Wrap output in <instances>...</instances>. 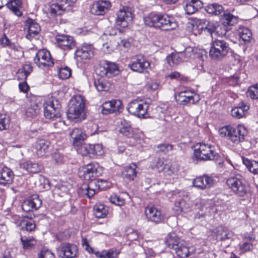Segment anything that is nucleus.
<instances>
[{
	"instance_id": "1",
	"label": "nucleus",
	"mask_w": 258,
	"mask_h": 258,
	"mask_svg": "<svg viewBox=\"0 0 258 258\" xmlns=\"http://www.w3.org/2000/svg\"><path fill=\"white\" fill-rule=\"evenodd\" d=\"M95 72L97 76L101 78L94 80V85L96 90L99 92L108 91L111 83L103 78H109L116 76L119 73V70L116 63L105 61L96 67Z\"/></svg>"
},
{
	"instance_id": "2",
	"label": "nucleus",
	"mask_w": 258,
	"mask_h": 258,
	"mask_svg": "<svg viewBox=\"0 0 258 258\" xmlns=\"http://www.w3.org/2000/svg\"><path fill=\"white\" fill-rule=\"evenodd\" d=\"M165 242L168 248L174 249L177 255L181 258L186 257L195 251L194 247L188 246L174 233L168 234L165 238Z\"/></svg>"
},
{
	"instance_id": "3",
	"label": "nucleus",
	"mask_w": 258,
	"mask_h": 258,
	"mask_svg": "<svg viewBox=\"0 0 258 258\" xmlns=\"http://www.w3.org/2000/svg\"><path fill=\"white\" fill-rule=\"evenodd\" d=\"M218 132L221 137L226 138L236 144L243 142L247 134V128L242 124H238L235 127L226 125L219 128Z\"/></svg>"
},
{
	"instance_id": "4",
	"label": "nucleus",
	"mask_w": 258,
	"mask_h": 258,
	"mask_svg": "<svg viewBox=\"0 0 258 258\" xmlns=\"http://www.w3.org/2000/svg\"><path fill=\"white\" fill-rule=\"evenodd\" d=\"M68 118L75 121H79L85 119L86 116L85 100L80 95L74 96L70 101Z\"/></svg>"
},
{
	"instance_id": "5",
	"label": "nucleus",
	"mask_w": 258,
	"mask_h": 258,
	"mask_svg": "<svg viewBox=\"0 0 258 258\" xmlns=\"http://www.w3.org/2000/svg\"><path fill=\"white\" fill-rule=\"evenodd\" d=\"M203 203V201L200 198L192 200L188 196H183L176 200L172 210L176 215H179L182 212H191L194 209L202 211L204 208Z\"/></svg>"
},
{
	"instance_id": "6",
	"label": "nucleus",
	"mask_w": 258,
	"mask_h": 258,
	"mask_svg": "<svg viewBox=\"0 0 258 258\" xmlns=\"http://www.w3.org/2000/svg\"><path fill=\"white\" fill-rule=\"evenodd\" d=\"M118 128L120 133L130 138L128 142L131 146H143L144 143V135L142 133L133 131L130 121L124 119H120L118 122Z\"/></svg>"
},
{
	"instance_id": "7",
	"label": "nucleus",
	"mask_w": 258,
	"mask_h": 258,
	"mask_svg": "<svg viewBox=\"0 0 258 258\" xmlns=\"http://www.w3.org/2000/svg\"><path fill=\"white\" fill-rule=\"evenodd\" d=\"M218 154L215 147L205 143H199L194 147L193 159L198 161L218 160Z\"/></svg>"
},
{
	"instance_id": "8",
	"label": "nucleus",
	"mask_w": 258,
	"mask_h": 258,
	"mask_svg": "<svg viewBox=\"0 0 258 258\" xmlns=\"http://www.w3.org/2000/svg\"><path fill=\"white\" fill-rule=\"evenodd\" d=\"M209 56L212 60H221L229 53L230 49L224 40L215 39L211 43Z\"/></svg>"
},
{
	"instance_id": "9",
	"label": "nucleus",
	"mask_w": 258,
	"mask_h": 258,
	"mask_svg": "<svg viewBox=\"0 0 258 258\" xmlns=\"http://www.w3.org/2000/svg\"><path fill=\"white\" fill-rule=\"evenodd\" d=\"M61 105L53 96H48L43 103L44 116L48 119H54L61 116Z\"/></svg>"
},
{
	"instance_id": "10",
	"label": "nucleus",
	"mask_w": 258,
	"mask_h": 258,
	"mask_svg": "<svg viewBox=\"0 0 258 258\" xmlns=\"http://www.w3.org/2000/svg\"><path fill=\"white\" fill-rule=\"evenodd\" d=\"M149 104L139 99H135L130 102L127 107L128 112L132 115L140 119L149 117L148 110Z\"/></svg>"
},
{
	"instance_id": "11",
	"label": "nucleus",
	"mask_w": 258,
	"mask_h": 258,
	"mask_svg": "<svg viewBox=\"0 0 258 258\" xmlns=\"http://www.w3.org/2000/svg\"><path fill=\"white\" fill-rule=\"evenodd\" d=\"M103 168L98 163H92L81 167L78 174L80 178L86 180H93L96 177L102 174Z\"/></svg>"
},
{
	"instance_id": "12",
	"label": "nucleus",
	"mask_w": 258,
	"mask_h": 258,
	"mask_svg": "<svg viewBox=\"0 0 258 258\" xmlns=\"http://www.w3.org/2000/svg\"><path fill=\"white\" fill-rule=\"evenodd\" d=\"M77 0H57L49 6L48 13L51 17L60 15L64 12L69 11L75 7Z\"/></svg>"
},
{
	"instance_id": "13",
	"label": "nucleus",
	"mask_w": 258,
	"mask_h": 258,
	"mask_svg": "<svg viewBox=\"0 0 258 258\" xmlns=\"http://www.w3.org/2000/svg\"><path fill=\"white\" fill-rule=\"evenodd\" d=\"M133 15L130 8L123 7L116 13L115 24L119 28H127L132 23Z\"/></svg>"
},
{
	"instance_id": "14",
	"label": "nucleus",
	"mask_w": 258,
	"mask_h": 258,
	"mask_svg": "<svg viewBox=\"0 0 258 258\" xmlns=\"http://www.w3.org/2000/svg\"><path fill=\"white\" fill-rule=\"evenodd\" d=\"M226 184L231 191L240 197H243L247 192V187L239 175L227 179Z\"/></svg>"
},
{
	"instance_id": "15",
	"label": "nucleus",
	"mask_w": 258,
	"mask_h": 258,
	"mask_svg": "<svg viewBox=\"0 0 258 258\" xmlns=\"http://www.w3.org/2000/svg\"><path fill=\"white\" fill-rule=\"evenodd\" d=\"M94 184L98 186V188L102 190H105L110 188L111 186V183L108 181L103 179H99L96 182L91 181L89 184L83 185L80 189V193L82 195L87 196L88 198L92 197L96 193L95 189L92 188Z\"/></svg>"
},
{
	"instance_id": "16",
	"label": "nucleus",
	"mask_w": 258,
	"mask_h": 258,
	"mask_svg": "<svg viewBox=\"0 0 258 258\" xmlns=\"http://www.w3.org/2000/svg\"><path fill=\"white\" fill-rule=\"evenodd\" d=\"M34 60L39 68L43 70L52 67L54 64L50 52L45 49L39 50L36 54Z\"/></svg>"
},
{
	"instance_id": "17",
	"label": "nucleus",
	"mask_w": 258,
	"mask_h": 258,
	"mask_svg": "<svg viewBox=\"0 0 258 258\" xmlns=\"http://www.w3.org/2000/svg\"><path fill=\"white\" fill-rule=\"evenodd\" d=\"M200 99V96L195 92L185 89L179 92L176 96L177 102L182 105L194 104Z\"/></svg>"
},
{
	"instance_id": "18",
	"label": "nucleus",
	"mask_w": 258,
	"mask_h": 258,
	"mask_svg": "<svg viewBox=\"0 0 258 258\" xmlns=\"http://www.w3.org/2000/svg\"><path fill=\"white\" fill-rule=\"evenodd\" d=\"M145 216L148 221L159 224L165 220V215L161 210L153 206H148L145 209Z\"/></svg>"
},
{
	"instance_id": "19",
	"label": "nucleus",
	"mask_w": 258,
	"mask_h": 258,
	"mask_svg": "<svg viewBox=\"0 0 258 258\" xmlns=\"http://www.w3.org/2000/svg\"><path fill=\"white\" fill-rule=\"evenodd\" d=\"M111 4L107 0L94 2L90 7V13L96 16H103L111 9Z\"/></svg>"
},
{
	"instance_id": "20",
	"label": "nucleus",
	"mask_w": 258,
	"mask_h": 258,
	"mask_svg": "<svg viewBox=\"0 0 258 258\" xmlns=\"http://www.w3.org/2000/svg\"><path fill=\"white\" fill-rule=\"evenodd\" d=\"M128 66L133 71L141 73L150 67V63L142 56L137 55L132 58Z\"/></svg>"
},
{
	"instance_id": "21",
	"label": "nucleus",
	"mask_w": 258,
	"mask_h": 258,
	"mask_svg": "<svg viewBox=\"0 0 258 258\" xmlns=\"http://www.w3.org/2000/svg\"><path fill=\"white\" fill-rule=\"evenodd\" d=\"M77 252V246L68 243H62L57 248V254L61 258H74L76 256Z\"/></svg>"
},
{
	"instance_id": "22",
	"label": "nucleus",
	"mask_w": 258,
	"mask_h": 258,
	"mask_svg": "<svg viewBox=\"0 0 258 258\" xmlns=\"http://www.w3.org/2000/svg\"><path fill=\"white\" fill-rule=\"evenodd\" d=\"M94 55V48L90 44L84 45L75 52V58L77 61L84 62Z\"/></svg>"
},
{
	"instance_id": "23",
	"label": "nucleus",
	"mask_w": 258,
	"mask_h": 258,
	"mask_svg": "<svg viewBox=\"0 0 258 258\" xmlns=\"http://www.w3.org/2000/svg\"><path fill=\"white\" fill-rule=\"evenodd\" d=\"M177 26V23L173 17L166 14H160L158 29L169 31L175 29Z\"/></svg>"
},
{
	"instance_id": "24",
	"label": "nucleus",
	"mask_w": 258,
	"mask_h": 258,
	"mask_svg": "<svg viewBox=\"0 0 258 258\" xmlns=\"http://www.w3.org/2000/svg\"><path fill=\"white\" fill-rule=\"evenodd\" d=\"M206 52L204 50H198L197 48L194 49L191 47H187L184 51L180 52V55L182 58V61L186 60L187 59L194 56L201 61L200 66L202 67L204 61V55Z\"/></svg>"
},
{
	"instance_id": "25",
	"label": "nucleus",
	"mask_w": 258,
	"mask_h": 258,
	"mask_svg": "<svg viewBox=\"0 0 258 258\" xmlns=\"http://www.w3.org/2000/svg\"><path fill=\"white\" fill-rule=\"evenodd\" d=\"M55 41L58 47L64 50L73 49L75 43L73 38L64 34H58L55 36Z\"/></svg>"
},
{
	"instance_id": "26",
	"label": "nucleus",
	"mask_w": 258,
	"mask_h": 258,
	"mask_svg": "<svg viewBox=\"0 0 258 258\" xmlns=\"http://www.w3.org/2000/svg\"><path fill=\"white\" fill-rule=\"evenodd\" d=\"M214 184V179L212 177L205 175L197 177L192 181L194 186L200 189L209 188Z\"/></svg>"
},
{
	"instance_id": "27",
	"label": "nucleus",
	"mask_w": 258,
	"mask_h": 258,
	"mask_svg": "<svg viewBox=\"0 0 258 258\" xmlns=\"http://www.w3.org/2000/svg\"><path fill=\"white\" fill-rule=\"evenodd\" d=\"M26 29L27 30L26 38L29 40L37 38L40 31L39 25L32 19H28L25 24Z\"/></svg>"
},
{
	"instance_id": "28",
	"label": "nucleus",
	"mask_w": 258,
	"mask_h": 258,
	"mask_svg": "<svg viewBox=\"0 0 258 258\" xmlns=\"http://www.w3.org/2000/svg\"><path fill=\"white\" fill-rule=\"evenodd\" d=\"M42 205V201L38 195L31 196L25 200L22 205V208L24 211L29 212L32 210H36Z\"/></svg>"
},
{
	"instance_id": "29",
	"label": "nucleus",
	"mask_w": 258,
	"mask_h": 258,
	"mask_svg": "<svg viewBox=\"0 0 258 258\" xmlns=\"http://www.w3.org/2000/svg\"><path fill=\"white\" fill-rule=\"evenodd\" d=\"M203 6L200 0H184L183 7L187 15H192L197 12Z\"/></svg>"
},
{
	"instance_id": "30",
	"label": "nucleus",
	"mask_w": 258,
	"mask_h": 258,
	"mask_svg": "<svg viewBox=\"0 0 258 258\" xmlns=\"http://www.w3.org/2000/svg\"><path fill=\"white\" fill-rule=\"evenodd\" d=\"M70 136L73 140V145L75 147L79 146L83 143L86 139L87 135L81 129L79 128H74L70 133Z\"/></svg>"
},
{
	"instance_id": "31",
	"label": "nucleus",
	"mask_w": 258,
	"mask_h": 258,
	"mask_svg": "<svg viewBox=\"0 0 258 258\" xmlns=\"http://www.w3.org/2000/svg\"><path fill=\"white\" fill-rule=\"evenodd\" d=\"M249 106L246 104L242 103L241 105L232 108L230 113L232 116L238 119L246 116L249 110Z\"/></svg>"
},
{
	"instance_id": "32",
	"label": "nucleus",
	"mask_w": 258,
	"mask_h": 258,
	"mask_svg": "<svg viewBox=\"0 0 258 258\" xmlns=\"http://www.w3.org/2000/svg\"><path fill=\"white\" fill-rule=\"evenodd\" d=\"M160 14L156 13H151L144 18V24L146 26L158 29Z\"/></svg>"
},
{
	"instance_id": "33",
	"label": "nucleus",
	"mask_w": 258,
	"mask_h": 258,
	"mask_svg": "<svg viewBox=\"0 0 258 258\" xmlns=\"http://www.w3.org/2000/svg\"><path fill=\"white\" fill-rule=\"evenodd\" d=\"M214 232L216 236V239L220 240L230 239L233 235L232 232L223 226L217 227L214 230Z\"/></svg>"
},
{
	"instance_id": "34",
	"label": "nucleus",
	"mask_w": 258,
	"mask_h": 258,
	"mask_svg": "<svg viewBox=\"0 0 258 258\" xmlns=\"http://www.w3.org/2000/svg\"><path fill=\"white\" fill-rule=\"evenodd\" d=\"M20 166L30 173H37L42 169L41 165L31 161L21 162Z\"/></svg>"
},
{
	"instance_id": "35",
	"label": "nucleus",
	"mask_w": 258,
	"mask_h": 258,
	"mask_svg": "<svg viewBox=\"0 0 258 258\" xmlns=\"http://www.w3.org/2000/svg\"><path fill=\"white\" fill-rule=\"evenodd\" d=\"M49 147V142L43 139L37 141L34 145L36 154L39 157L44 156L47 152Z\"/></svg>"
},
{
	"instance_id": "36",
	"label": "nucleus",
	"mask_w": 258,
	"mask_h": 258,
	"mask_svg": "<svg viewBox=\"0 0 258 258\" xmlns=\"http://www.w3.org/2000/svg\"><path fill=\"white\" fill-rule=\"evenodd\" d=\"M110 37L111 39H109L106 42L102 44L101 51L104 53L110 54L117 51V42L116 40L112 38L111 36H110Z\"/></svg>"
},
{
	"instance_id": "37",
	"label": "nucleus",
	"mask_w": 258,
	"mask_h": 258,
	"mask_svg": "<svg viewBox=\"0 0 258 258\" xmlns=\"http://www.w3.org/2000/svg\"><path fill=\"white\" fill-rule=\"evenodd\" d=\"M12 171L7 167L2 168L0 172V184H6L11 183L13 178Z\"/></svg>"
},
{
	"instance_id": "38",
	"label": "nucleus",
	"mask_w": 258,
	"mask_h": 258,
	"mask_svg": "<svg viewBox=\"0 0 258 258\" xmlns=\"http://www.w3.org/2000/svg\"><path fill=\"white\" fill-rule=\"evenodd\" d=\"M136 168L137 165L135 163L124 167L122 172L123 177L129 181L134 180L137 175Z\"/></svg>"
},
{
	"instance_id": "39",
	"label": "nucleus",
	"mask_w": 258,
	"mask_h": 258,
	"mask_svg": "<svg viewBox=\"0 0 258 258\" xmlns=\"http://www.w3.org/2000/svg\"><path fill=\"white\" fill-rule=\"evenodd\" d=\"M82 244L85 250L88 251L89 253H94L97 258H106V250L101 251H94L93 248L90 246L89 242L86 238H82Z\"/></svg>"
},
{
	"instance_id": "40",
	"label": "nucleus",
	"mask_w": 258,
	"mask_h": 258,
	"mask_svg": "<svg viewBox=\"0 0 258 258\" xmlns=\"http://www.w3.org/2000/svg\"><path fill=\"white\" fill-rule=\"evenodd\" d=\"M7 7L18 17H20L22 13L20 11L22 2L20 0H10L7 3Z\"/></svg>"
},
{
	"instance_id": "41",
	"label": "nucleus",
	"mask_w": 258,
	"mask_h": 258,
	"mask_svg": "<svg viewBox=\"0 0 258 258\" xmlns=\"http://www.w3.org/2000/svg\"><path fill=\"white\" fill-rule=\"evenodd\" d=\"M93 211L96 217L98 218H103L105 217L108 213V208L103 204H97L94 206Z\"/></svg>"
},
{
	"instance_id": "42",
	"label": "nucleus",
	"mask_w": 258,
	"mask_h": 258,
	"mask_svg": "<svg viewBox=\"0 0 258 258\" xmlns=\"http://www.w3.org/2000/svg\"><path fill=\"white\" fill-rule=\"evenodd\" d=\"M241 159L243 164L250 172L255 174H258V161H251L243 157Z\"/></svg>"
},
{
	"instance_id": "43",
	"label": "nucleus",
	"mask_w": 258,
	"mask_h": 258,
	"mask_svg": "<svg viewBox=\"0 0 258 258\" xmlns=\"http://www.w3.org/2000/svg\"><path fill=\"white\" fill-rule=\"evenodd\" d=\"M237 32L240 39L244 42H247L250 40L252 37V34L248 28L243 26H241L238 28Z\"/></svg>"
},
{
	"instance_id": "44",
	"label": "nucleus",
	"mask_w": 258,
	"mask_h": 258,
	"mask_svg": "<svg viewBox=\"0 0 258 258\" xmlns=\"http://www.w3.org/2000/svg\"><path fill=\"white\" fill-rule=\"evenodd\" d=\"M166 60L170 66H174L180 63L182 61V58L180 52H172L167 56Z\"/></svg>"
},
{
	"instance_id": "45",
	"label": "nucleus",
	"mask_w": 258,
	"mask_h": 258,
	"mask_svg": "<svg viewBox=\"0 0 258 258\" xmlns=\"http://www.w3.org/2000/svg\"><path fill=\"white\" fill-rule=\"evenodd\" d=\"M76 147L78 153L83 156H88L91 158V144L82 143Z\"/></svg>"
},
{
	"instance_id": "46",
	"label": "nucleus",
	"mask_w": 258,
	"mask_h": 258,
	"mask_svg": "<svg viewBox=\"0 0 258 258\" xmlns=\"http://www.w3.org/2000/svg\"><path fill=\"white\" fill-rule=\"evenodd\" d=\"M117 42V50L118 51H126L131 47L132 41L131 39L126 38L116 40Z\"/></svg>"
},
{
	"instance_id": "47",
	"label": "nucleus",
	"mask_w": 258,
	"mask_h": 258,
	"mask_svg": "<svg viewBox=\"0 0 258 258\" xmlns=\"http://www.w3.org/2000/svg\"><path fill=\"white\" fill-rule=\"evenodd\" d=\"M205 10L209 14L218 15L223 11V8L220 5L211 4L206 6Z\"/></svg>"
},
{
	"instance_id": "48",
	"label": "nucleus",
	"mask_w": 258,
	"mask_h": 258,
	"mask_svg": "<svg viewBox=\"0 0 258 258\" xmlns=\"http://www.w3.org/2000/svg\"><path fill=\"white\" fill-rule=\"evenodd\" d=\"M104 150L103 146L100 144H91V158H95L104 154Z\"/></svg>"
},
{
	"instance_id": "49",
	"label": "nucleus",
	"mask_w": 258,
	"mask_h": 258,
	"mask_svg": "<svg viewBox=\"0 0 258 258\" xmlns=\"http://www.w3.org/2000/svg\"><path fill=\"white\" fill-rule=\"evenodd\" d=\"M178 167L175 164H165L163 172L166 176H172L177 174Z\"/></svg>"
},
{
	"instance_id": "50",
	"label": "nucleus",
	"mask_w": 258,
	"mask_h": 258,
	"mask_svg": "<svg viewBox=\"0 0 258 258\" xmlns=\"http://www.w3.org/2000/svg\"><path fill=\"white\" fill-rule=\"evenodd\" d=\"M165 164L164 163L163 160L158 158H155L150 163V167L153 169L163 172Z\"/></svg>"
},
{
	"instance_id": "51",
	"label": "nucleus",
	"mask_w": 258,
	"mask_h": 258,
	"mask_svg": "<svg viewBox=\"0 0 258 258\" xmlns=\"http://www.w3.org/2000/svg\"><path fill=\"white\" fill-rule=\"evenodd\" d=\"M39 106L35 103H33L28 106L26 110V115L28 117H32L39 112Z\"/></svg>"
},
{
	"instance_id": "52",
	"label": "nucleus",
	"mask_w": 258,
	"mask_h": 258,
	"mask_svg": "<svg viewBox=\"0 0 258 258\" xmlns=\"http://www.w3.org/2000/svg\"><path fill=\"white\" fill-rule=\"evenodd\" d=\"M223 23L228 25H233L237 22V17L230 13H224Z\"/></svg>"
},
{
	"instance_id": "53",
	"label": "nucleus",
	"mask_w": 258,
	"mask_h": 258,
	"mask_svg": "<svg viewBox=\"0 0 258 258\" xmlns=\"http://www.w3.org/2000/svg\"><path fill=\"white\" fill-rule=\"evenodd\" d=\"M71 69L69 67L61 68L58 70V76L61 79H66L71 76Z\"/></svg>"
},
{
	"instance_id": "54",
	"label": "nucleus",
	"mask_w": 258,
	"mask_h": 258,
	"mask_svg": "<svg viewBox=\"0 0 258 258\" xmlns=\"http://www.w3.org/2000/svg\"><path fill=\"white\" fill-rule=\"evenodd\" d=\"M9 117L6 114H0V131L6 130L9 126Z\"/></svg>"
},
{
	"instance_id": "55",
	"label": "nucleus",
	"mask_w": 258,
	"mask_h": 258,
	"mask_svg": "<svg viewBox=\"0 0 258 258\" xmlns=\"http://www.w3.org/2000/svg\"><path fill=\"white\" fill-rule=\"evenodd\" d=\"M111 104L112 113L119 112L122 108V102L120 100L115 99L109 101Z\"/></svg>"
},
{
	"instance_id": "56",
	"label": "nucleus",
	"mask_w": 258,
	"mask_h": 258,
	"mask_svg": "<svg viewBox=\"0 0 258 258\" xmlns=\"http://www.w3.org/2000/svg\"><path fill=\"white\" fill-rule=\"evenodd\" d=\"M247 95L252 99H258V87L257 84L250 86L247 92Z\"/></svg>"
},
{
	"instance_id": "57",
	"label": "nucleus",
	"mask_w": 258,
	"mask_h": 258,
	"mask_svg": "<svg viewBox=\"0 0 258 258\" xmlns=\"http://www.w3.org/2000/svg\"><path fill=\"white\" fill-rule=\"evenodd\" d=\"M109 201L111 203L119 206L123 205L125 203L124 199L116 194L112 195L109 198Z\"/></svg>"
},
{
	"instance_id": "58",
	"label": "nucleus",
	"mask_w": 258,
	"mask_h": 258,
	"mask_svg": "<svg viewBox=\"0 0 258 258\" xmlns=\"http://www.w3.org/2000/svg\"><path fill=\"white\" fill-rule=\"evenodd\" d=\"M206 21L203 19H198L194 22L192 24L193 30L196 29L198 30H202L206 29Z\"/></svg>"
},
{
	"instance_id": "59",
	"label": "nucleus",
	"mask_w": 258,
	"mask_h": 258,
	"mask_svg": "<svg viewBox=\"0 0 258 258\" xmlns=\"http://www.w3.org/2000/svg\"><path fill=\"white\" fill-rule=\"evenodd\" d=\"M32 71V67L30 64H25L23 66V68L19 71V74H23L24 79H26L27 76Z\"/></svg>"
},
{
	"instance_id": "60",
	"label": "nucleus",
	"mask_w": 258,
	"mask_h": 258,
	"mask_svg": "<svg viewBox=\"0 0 258 258\" xmlns=\"http://www.w3.org/2000/svg\"><path fill=\"white\" fill-rule=\"evenodd\" d=\"M219 24L215 22H208L206 24V29L211 34L212 37H213L215 32L218 27Z\"/></svg>"
},
{
	"instance_id": "61",
	"label": "nucleus",
	"mask_w": 258,
	"mask_h": 258,
	"mask_svg": "<svg viewBox=\"0 0 258 258\" xmlns=\"http://www.w3.org/2000/svg\"><path fill=\"white\" fill-rule=\"evenodd\" d=\"M22 228H25L27 231H31L35 228V224L32 221H23L21 224Z\"/></svg>"
},
{
	"instance_id": "62",
	"label": "nucleus",
	"mask_w": 258,
	"mask_h": 258,
	"mask_svg": "<svg viewBox=\"0 0 258 258\" xmlns=\"http://www.w3.org/2000/svg\"><path fill=\"white\" fill-rule=\"evenodd\" d=\"M23 247L25 249H28L32 247L35 243L33 239H28L27 238H21Z\"/></svg>"
},
{
	"instance_id": "63",
	"label": "nucleus",
	"mask_w": 258,
	"mask_h": 258,
	"mask_svg": "<svg viewBox=\"0 0 258 258\" xmlns=\"http://www.w3.org/2000/svg\"><path fill=\"white\" fill-rule=\"evenodd\" d=\"M38 258H55V255L51 250L43 248L39 254Z\"/></svg>"
},
{
	"instance_id": "64",
	"label": "nucleus",
	"mask_w": 258,
	"mask_h": 258,
	"mask_svg": "<svg viewBox=\"0 0 258 258\" xmlns=\"http://www.w3.org/2000/svg\"><path fill=\"white\" fill-rule=\"evenodd\" d=\"M120 253V251L116 249L111 248L106 250V258H116Z\"/></svg>"
}]
</instances>
